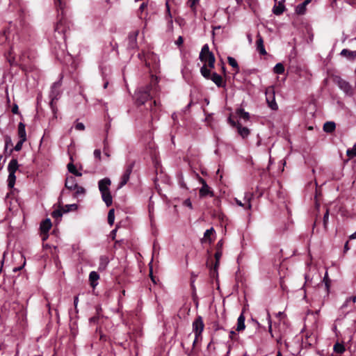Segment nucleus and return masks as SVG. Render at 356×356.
I'll return each instance as SVG.
<instances>
[{"mask_svg":"<svg viewBox=\"0 0 356 356\" xmlns=\"http://www.w3.org/2000/svg\"><path fill=\"white\" fill-rule=\"evenodd\" d=\"M67 0H54V4L58 11V21L55 26V31L63 35L65 40V33L70 28V22L66 18V8Z\"/></svg>","mask_w":356,"mask_h":356,"instance_id":"obj_1","label":"nucleus"},{"mask_svg":"<svg viewBox=\"0 0 356 356\" xmlns=\"http://www.w3.org/2000/svg\"><path fill=\"white\" fill-rule=\"evenodd\" d=\"M111 184V181L107 177L100 179L98 181V187L102 195V200L107 207H110L113 204V197L109 189Z\"/></svg>","mask_w":356,"mask_h":356,"instance_id":"obj_2","label":"nucleus"},{"mask_svg":"<svg viewBox=\"0 0 356 356\" xmlns=\"http://www.w3.org/2000/svg\"><path fill=\"white\" fill-rule=\"evenodd\" d=\"M192 326H193V331L195 333V339L193 341L192 349L191 350H187L185 351V353L188 356H192L195 354V349H194L196 343L197 342L199 338L201 337L202 332L204 330V324L203 319H202V316H197L196 318L193 322Z\"/></svg>","mask_w":356,"mask_h":356,"instance_id":"obj_3","label":"nucleus"},{"mask_svg":"<svg viewBox=\"0 0 356 356\" xmlns=\"http://www.w3.org/2000/svg\"><path fill=\"white\" fill-rule=\"evenodd\" d=\"M157 90L156 86L147 85L138 89L136 93V102L139 104H144L149 99L152 98V94Z\"/></svg>","mask_w":356,"mask_h":356,"instance_id":"obj_4","label":"nucleus"},{"mask_svg":"<svg viewBox=\"0 0 356 356\" xmlns=\"http://www.w3.org/2000/svg\"><path fill=\"white\" fill-rule=\"evenodd\" d=\"M200 73L205 79H211L218 88L226 86V82L223 81L222 77L216 72L211 74L210 69H208L206 65L200 68Z\"/></svg>","mask_w":356,"mask_h":356,"instance_id":"obj_5","label":"nucleus"},{"mask_svg":"<svg viewBox=\"0 0 356 356\" xmlns=\"http://www.w3.org/2000/svg\"><path fill=\"white\" fill-rule=\"evenodd\" d=\"M19 165L16 159H13L8 163V171L9 172L8 177V186L13 188L16 181L15 172L18 170Z\"/></svg>","mask_w":356,"mask_h":356,"instance_id":"obj_6","label":"nucleus"},{"mask_svg":"<svg viewBox=\"0 0 356 356\" xmlns=\"http://www.w3.org/2000/svg\"><path fill=\"white\" fill-rule=\"evenodd\" d=\"M266 99L268 106L272 110L277 111L278 109V106L275 102V90L273 86L266 88Z\"/></svg>","mask_w":356,"mask_h":356,"instance_id":"obj_7","label":"nucleus"},{"mask_svg":"<svg viewBox=\"0 0 356 356\" xmlns=\"http://www.w3.org/2000/svg\"><path fill=\"white\" fill-rule=\"evenodd\" d=\"M60 86H61V81H58L54 82L51 88V92H50V95H49V97L51 98L50 106L54 112V101L55 99H58V96L60 95L59 90H60Z\"/></svg>","mask_w":356,"mask_h":356,"instance_id":"obj_8","label":"nucleus"},{"mask_svg":"<svg viewBox=\"0 0 356 356\" xmlns=\"http://www.w3.org/2000/svg\"><path fill=\"white\" fill-rule=\"evenodd\" d=\"M198 176V180L202 184V187L200 188L199 195L200 197H204L206 196L213 197L214 193L211 188L208 186L206 181L201 177Z\"/></svg>","mask_w":356,"mask_h":356,"instance_id":"obj_9","label":"nucleus"},{"mask_svg":"<svg viewBox=\"0 0 356 356\" xmlns=\"http://www.w3.org/2000/svg\"><path fill=\"white\" fill-rule=\"evenodd\" d=\"M252 197L253 193H245L243 197L244 202L237 198H235L234 201L239 207H243L245 209H250L252 208L251 200Z\"/></svg>","mask_w":356,"mask_h":356,"instance_id":"obj_10","label":"nucleus"},{"mask_svg":"<svg viewBox=\"0 0 356 356\" xmlns=\"http://www.w3.org/2000/svg\"><path fill=\"white\" fill-rule=\"evenodd\" d=\"M337 83L339 88L342 90L346 95H353V88L349 82L341 77L337 78Z\"/></svg>","mask_w":356,"mask_h":356,"instance_id":"obj_11","label":"nucleus"},{"mask_svg":"<svg viewBox=\"0 0 356 356\" xmlns=\"http://www.w3.org/2000/svg\"><path fill=\"white\" fill-rule=\"evenodd\" d=\"M139 31L136 30L134 31H132L129 33L128 38H127V48L130 49H134L138 47L137 44V37L138 35Z\"/></svg>","mask_w":356,"mask_h":356,"instance_id":"obj_12","label":"nucleus"},{"mask_svg":"<svg viewBox=\"0 0 356 356\" xmlns=\"http://www.w3.org/2000/svg\"><path fill=\"white\" fill-rule=\"evenodd\" d=\"M256 47L257 51H259L261 55L264 56L267 54L264 45V40L259 33L257 35Z\"/></svg>","mask_w":356,"mask_h":356,"instance_id":"obj_13","label":"nucleus"},{"mask_svg":"<svg viewBox=\"0 0 356 356\" xmlns=\"http://www.w3.org/2000/svg\"><path fill=\"white\" fill-rule=\"evenodd\" d=\"M284 2L285 0H280L278 1L277 4H275L273 8V14L275 15H280L284 12L286 9Z\"/></svg>","mask_w":356,"mask_h":356,"instance_id":"obj_14","label":"nucleus"},{"mask_svg":"<svg viewBox=\"0 0 356 356\" xmlns=\"http://www.w3.org/2000/svg\"><path fill=\"white\" fill-rule=\"evenodd\" d=\"M222 250H217V251H216V252L215 254L216 263H215L213 269L211 270V275L213 276V277H214L215 275H218L217 270H218V266H219V261H220V259L222 257Z\"/></svg>","mask_w":356,"mask_h":356,"instance_id":"obj_15","label":"nucleus"},{"mask_svg":"<svg viewBox=\"0 0 356 356\" xmlns=\"http://www.w3.org/2000/svg\"><path fill=\"white\" fill-rule=\"evenodd\" d=\"M77 185L78 184L76 183V179L74 177H72V176L67 177V178L65 179V186L66 188H67L68 190L72 191L76 188Z\"/></svg>","mask_w":356,"mask_h":356,"instance_id":"obj_16","label":"nucleus"},{"mask_svg":"<svg viewBox=\"0 0 356 356\" xmlns=\"http://www.w3.org/2000/svg\"><path fill=\"white\" fill-rule=\"evenodd\" d=\"M245 316L243 313H241L240 316H238L237 319V325H236V331L241 332L245 330Z\"/></svg>","mask_w":356,"mask_h":356,"instance_id":"obj_17","label":"nucleus"},{"mask_svg":"<svg viewBox=\"0 0 356 356\" xmlns=\"http://www.w3.org/2000/svg\"><path fill=\"white\" fill-rule=\"evenodd\" d=\"M51 220L49 218H47L40 224V230L43 234H47L51 229Z\"/></svg>","mask_w":356,"mask_h":356,"instance_id":"obj_18","label":"nucleus"},{"mask_svg":"<svg viewBox=\"0 0 356 356\" xmlns=\"http://www.w3.org/2000/svg\"><path fill=\"white\" fill-rule=\"evenodd\" d=\"M99 279V274L95 271H92L89 274V281L90 282V286L92 288H95L98 284V280Z\"/></svg>","mask_w":356,"mask_h":356,"instance_id":"obj_19","label":"nucleus"},{"mask_svg":"<svg viewBox=\"0 0 356 356\" xmlns=\"http://www.w3.org/2000/svg\"><path fill=\"white\" fill-rule=\"evenodd\" d=\"M236 128H237L238 134L243 138H247L248 136V135L250 134V130L247 127H242V125L239 122L237 123Z\"/></svg>","mask_w":356,"mask_h":356,"instance_id":"obj_20","label":"nucleus"},{"mask_svg":"<svg viewBox=\"0 0 356 356\" xmlns=\"http://www.w3.org/2000/svg\"><path fill=\"white\" fill-rule=\"evenodd\" d=\"M17 134L19 139L26 140L25 124L22 122H20L18 124Z\"/></svg>","mask_w":356,"mask_h":356,"instance_id":"obj_21","label":"nucleus"},{"mask_svg":"<svg viewBox=\"0 0 356 356\" xmlns=\"http://www.w3.org/2000/svg\"><path fill=\"white\" fill-rule=\"evenodd\" d=\"M108 262H109V260L107 257H106V256L100 257L99 264V266H98V270L104 271L106 268V267L108 264Z\"/></svg>","mask_w":356,"mask_h":356,"instance_id":"obj_22","label":"nucleus"},{"mask_svg":"<svg viewBox=\"0 0 356 356\" xmlns=\"http://www.w3.org/2000/svg\"><path fill=\"white\" fill-rule=\"evenodd\" d=\"M209 54H213V52L209 51V47L207 44H205L200 53L199 58L200 60H204L205 59V56H207L209 55Z\"/></svg>","mask_w":356,"mask_h":356,"instance_id":"obj_23","label":"nucleus"},{"mask_svg":"<svg viewBox=\"0 0 356 356\" xmlns=\"http://www.w3.org/2000/svg\"><path fill=\"white\" fill-rule=\"evenodd\" d=\"M205 59L204 60H201L202 62L208 63V66L210 69H213L215 67V61L216 58L213 54H209V56H205Z\"/></svg>","mask_w":356,"mask_h":356,"instance_id":"obj_24","label":"nucleus"},{"mask_svg":"<svg viewBox=\"0 0 356 356\" xmlns=\"http://www.w3.org/2000/svg\"><path fill=\"white\" fill-rule=\"evenodd\" d=\"M340 54L342 56L346 57L347 58L350 60H353L356 57V51H353L350 50H348L347 49H343L341 51Z\"/></svg>","mask_w":356,"mask_h":356,"instance_id":"obj_25","label":"nucleus"},{"mask_svg":"<svg viewBox=\"0 0 356 356\" xmlns=\"http://www.w3.org/2000/svg\"><path fill=\"white\" fill-rule=\"evenodd\" d=\"M336 124L334 122H326L323 124V131L326 133H332L335 130Z\"/></svg>","mask_w":356,"mask_h":356,"instance_id":"obj_26","label":"nucleus"},{"mask_svg":"<svg viewBox=\"0 0 356 356\" xmlns=\"http://www.w3.org/2000/svg\"><path fill=\"white\" fill-rule=\"evenodd\" d=\"M67 167V170H68V171H69L70 173L73 174L74 175H75V176H76V177H81V176H82V174H81V172H79L76 170V168L75 165L73 164V163H68Z\"/></svg>","mask_w":356,"mask_h":356,"instance_id":"obj_27","label":"nucleus"},{"mask_svg":"<svg viewBox=\"0 0 356 356\" xmlns=\"http://www.w3.org/2000/svg\"><path fill=\"white\" fill-rule=\"evenodd\" d=\"M333 350H334V351L336 353L342 354V353H343L345 352L346 348H345V346H343V343H340L339 342H337L334 345Z\"/></svg>","mask_w":356,"mask_h":356,"instance_id":"obj_28","label":"nucleus"},{"mask_svg":"<svg viewBox=\"0 0 356 356\" xmlns=\"http://www.w3.org/2000/svg\"><path fill=\"white\" fill-rule=\"evenodd\" d=\"M236 114L239 116V118H243L245 120H248L250 118L249 113L245 111V110L243 108L237 109Z\"/></svg>","mask_w":356,"mask_h":356,"instance_id":"obj_29","label":"nucleus"},{"mask_svg":"<svg viewBox=\"0 0 356 356\" xmlns=\"http://www.w3.org/2000/svg\"><path fill=\"white\" fill-rule=\"evenodd\" d=\"M273 72H274V73L277 74H283L284 72V65L281 63H277L273 68Z\"/></svg>","mask_w":356,"mask_h":356,"instance_id":"obj_30","label":"nucleus"},{"mask_svg":"<svg viewBox=\"0 0 356 356\" xmlns=\"http://www.w3.org/2000/svg\"><path fill=\"white\" fill-rule=\"evenodd\" d=\"M355 301H356V296H353L351 297L346 298L344 303L341 305V309H344L345 308H346L348 306L349 303H350V302L355 303Z\"/></svg>","mask_w":356,"mask_h":356,"instance_id":"obj_31","label":"nucleus"},{"mask_svg":"<svg viewBox=\"0 0 356 356\" xmlns=\"http://www.w3.org/2000/svg\"><path fill=\"white\" fill-rule=\"evenodd\" d=\"M227 60H228L229 64L233 68L236 69V72H238L239 71V67H238V65L237 61L236 60V59L234 58L233 57L229 56L227 58Z\"/></svg>","mask_w":356,"mask_h":356,"instance_id":"obj_32","label":"nucleus"},{"mask_svg":"<svg viewBox=\"0 0 356 356\" xmlns=\"http://www.w3.org/2000/svg\"><path fill=\"white\" fill-rule=\"evenodd\" d=\"M115 220V211L114 209L109 210L108 213V223L111 226L113 225Z\"/></svg>","mask_w":356,"mask_h":356,"instance_id":"obj_33","label":"nucleus"},{"mask_svg":"<svg viewBox=\"0 0 356 356\" xmlns=\"http://www.w3.org/2000/svg\"><path fill=\"white\" fill-rule=\"evenodd\" d=\"M323 281L325 283V286L327 293H329V290H330V287L331 280L328 277V273H327V271L325 273V275H324Z\"/></svg>","mask_w":356,"mask_h":356,"instance_id":"obj_34","label":"nucleus"},{"mask_svg":"<svg viewBox=\"0 0 356 356\" xmlns=\"http://www.w3.org/2000/svg\"><path fill=\"white\" fill-rule=\"evenodd\" d=\"M63 209L64 213H67L71 211H76L78 209V206L76 204H66Z\"/></svg>","mask_w":356,"mask_h":356,"instance_id":"obj_35","label":"nucleus"},{"mask_svg":"<svg viewBox=\"0 0 356 356\" xmlns=\"http://www.w3.org/2000/svg\"><path fill=\"white\" fill-rule=\"evenodd\" d=\"M129 177H130V175L126 174V173H123L122 177H121V180H120V182L119 184V188H122V186H124V185L127 184V183L128 182L129 179Z\"/></svg>","mask_w":356,"mask_h":356,"instance_id":"obj_36","label":"nucleus"},{"mask_svg":"<svg viewBox=\"0 0 356 356\" xmlns=\"http://www.w3.org/2000/svg\"><path fill=\"white\" fill-rule=\"evenodd\" d=\"M129 177H130V175L126 174V173H123L122 177H121V180H120V182L119 184V188H122V186H124V185L127 184V183L128 182L129 179Z\"/></svg>","mask_w":356,"mask_h":356,"instance_id":"obj_37","label":"nucleus"},{"mask_svg":"<svg viewBox=\"0 0 356 356\" xmlns=\"http://www.w3.org/2000/svg\"><path fill=\"white\" fill-rule=\"evenodd\" d=\"M306 12V6L303 3H300L296 7V13L298 15H304Z\"/></svg>","mask_w":356,"mask_h":356,"instance_id":"obj_38","label":"nucleus"},{"mask_svg":"<svg viewBox=\"0 0 356 356\" xmlns=\"http://www.w3.org/2000/svg\"><path fill=\"white\" fill-rule=\"evenodd\" d=\"M63 213V209L60 208L54 211L51 213V216L54 218L58 219L62 217Z\"/></svg>","mask_w":356,"mask_h":356,"instance_id":"obj_39","label":"nucleus"},{"mask_svg":"<svg viewBox=\"0 0 356 356\" xmlns=\"http://www.w3.org/2000/svg\"><path fill=\"white\" fill-rule=\"evenodd\" d=\"M135 165V161H132L126 165L124 173L130 175L132 172L133 168Z\"/></svg>","mask_w":356,"mask_h":356,"instance_id":"obj_40","label":"nucleus"},{"mask_svg":"<svg viewBox=\"0 0 356 356\" xmlns=\"http://www.w3.org/2000/svg\"><path fill=\"white\" fill-rule=\"evenodd\" d=\"M346 154L350 158H353L356 156V144L354 145L352 149H348L346 151Z\"/></svg>","mask_w":356,"mask_h":356,"instance_id":"obj_41","label":"nucleus"},{"mask_svg":"<svg viewBox=\"0 0 356 356\" xmlns=\"http://www.w3.org/2000/svg\"><path fill=\"white\" fill-rule=\"evenodd\" d=\"M159 103L154 100L152 104L150 105V111L152 113V118L154 117L155 113L156 112V107L158 106Z\"/></svg>","mask_w":356,"mask_h":356,"instance_id":"obj_42","label":"nucleus"},{"mask_svg":"<svg viewBox=\"0 0 356 356\" xmlns=\"http://www.w3.org/2000/svg\"><path fill=\"white\" fill-rule=\"evenodd\" d=\"M328 219H329V209H327L325 211V213L323 215V227L325 229H327Z\"/></svg>","mask_w":356,"mask_h":356,"instance_id":"obj_43","label":"nucleus"},{"mask_svg":"<svg viewBox=\"0 0 356 356\" xmlns=\"http://www.w3.org/2000/svg\"><path fill=\"white\" fill-rule=\"evenodd\" d=\"M74 190L76 191L75 196H78L79 195H81V194H85V193H86V189L83 187L80 186L79 185H77V186L76 187V188Z\"/></svg>","mask_w":356,"mask_h":356,"instance_id":"obj_44","label":"nucleus"},{"mask_svg":"<svg viewBox=\"0 0 356 356\" xmlns=\"http://www.w3.org/2000/svg\"><path fill=\"white\" fill-rule=\"evenodd\" d=\"M26 140H24V139H19V140L17 142V143L15 145V147H14V149L17 152H19L22 149V145H23V143L26 141Z\"/></svg>","mask_w":356,"mask_h":356,"instance_id":"obj_45","label":"nucleus"},{"mask_svg":"<svg viewBox=\"0 0 356 356\" xmlns=\"http://www.w3.org/2000/svg\"><path fill=\"white\" fill-rule=\"evenodd\" d=\"M267 320L268 323V332L270 333L271 337H273V334L272 333V322L270 314L267 313Z\"/></svg>","mask_w":356,"mask_h":356,"instance_id":"obj_46","label":"nucleus"},{"mask_svg":"<svg viewBox=\"0 0 356 356\" xmlns=\"http://www.w3.org/2000/svg\"><path fill=\"white\" fill-rule=\"evenodd\" d=\"M11 145H12V140H11L10 136H5V150L6 151L8 149V147Z\"/></svg>","mask_w":356,"mask_h":356,"instance_id":"obj_47","label":"nucleus"},{"mask_svg":"<svg viewBox=\"0 0 356 356\" xmlns=\"http://www.w3.org/2000/svg\"><path fill=\"white\" fill-rule=\"evenodd\" d=\"M107 145H108V143H107V140L106 139H104V154L106 156H107L108 158L110 157V154H109V151H108V149L107 147Z\"/></svg>","mask_w":356,"mask_h":356,"instance_id":"obj_48","label":"nucleus"},{"mask_svg":"<svg viewBox=\"0 0 356 356\" xmlns=\"http://www.w3.org/2000/svg\"><path fill=\"white\" fill-rule=\"evenodd\" d=\"M13 54V48L10 47V50L9 51V57H8V61L10 63V65L15 64V58L11 57V55Z\"/></svg>","mask_w":356,"mask_h":356,"instance_id":"obj_49","label":"nucleus"},{"mask_svg":"<svg viewBox=\"0 0 356 356\" xmlns=\"http://www.w3.org/2000/svg\"><path fill=\"white\" fill-rule=\"evenodd\" d=\"M214 232V229L213 227H211L209 229H207L204 234V236L206 238H208L211 234H212Z\"/></svg>","mask_w":356,"mask_h":356,"instance_id":"obj_50","label":"nucleus"},{"mask_svg":"<svg viewBox=\"0 0 356 356\" xmlns=\"http://www.w3.org/2000/svg\"><path fill=\"white\" fill-rule=\"evenodd\" d=\"M74 127L78 131H83L85 129V125L82 122H77Z\"/></svg>","mask_w":356,"mask_h":356,"instance_id":"obj_51","label":"nucleus"},{"mask_svg":"<svg viewBox=\"0 0 356 356\" xmlns=\"http://www.w3.org/2000/svg\"><path fill=\"white\" fill-rule=\"evenodd\" d=\"M94 156L95 159H97L98 160H101V151L100 149H95L94 151Z\"/></svg>","mask_w":356,"mask_h":356,"instance_id":"obj_52","label":"nucleus"},{"mask_svg":"<svg viewBox=\"0 0 356 356\" xmlns=\"http://www.w3.org/2000/svg\"><path fill=\"white\" fill-rule=\"evenodd\" d=\"M184 205L186 206V207H189L191 209H193L192 202H191L190 199L185 200L184 202Z\"/></svg>","mask_w":356,"mask_h":356,"instance_id":"obj_53","label":"nucleus"},{"mask_svg":"<svg viewBox=\"0 0 356 356\" xmlns=\"http://www.w3.org/2000/svg\"><path fill=\"white\" fill-rule=\"evenodd\" d=\"M12 112L14 113V114H18L19 113V108H18V106L17 104H14L12 107Z\"/></svg>","mask_w":356,"mask_h":356,"instance_id":"obj_54","label":"nucleus"},{"mask_svg":"<svg viewBox=\"0 0 356 356\" xmlns=\"http://www.w3.org/2000/svg\"><path fill=\"white\" fill-rule=\"evenodd\" d=\"M196 0H188V6L191 8H193V7L195 6V3H196Z\"/></svg>","mask_w":356,"mask_h":356,"instance_id":"obj_55","label":"nucleus"},{"mask_svg":"<svg viewBox=\"0 0 356 356\" xmlns=\"http://www.w3.org/2000/svg\"><path fill=\"white\" fill-rule=\"evenodd\" d=\"M25 264H26V260L24 259L22 266L14 268L13 271V272H17V271L22 270V268L24 266Z\"/></svg>","mask_w":356,"mask_h":356,"instance_id":"obj_56","label":"nucleus"},{"mask_svg":"<svg viewBox=\"0 0 356 356\" xmlns=\"http://www.w3.org/2000/svg\"><path fill=\"white\" fill-rule=\"evenodd\" d=\"M183 42H184V39H183V38L181 36H179L177 38V41L175 42L176 44L178 45V46L182 44Z\"/></svg>","mask_w":356,"mask_h":356,"instance_id":"obj_57","label":"nucleus"},{"mask_svg":"<svg viewBox=\"0 0 356 356\" xmlns=\"http://www.w3.org/2000/svg\"><path fill=\"white\" fill-rule=\"evenodd\" d=\"M98 320H99V316H92V317H91V318L89 319L90 323H97Z\"/></svg>","mask_w":356,"mask_h":356,"instance_id":"obj_58","label":"nucleus"},{"mask_svg":"<svg viewBox=\"0 0 356 356\" xmlns=\"http://www.w3.org/2000/svg\"><path fill=\"white\" fill-rule=\"evenodd\" d=\"M116 232H117V228L113 229L111 232V234H110V236L111 237V238L113 240H114L115 238V236H116Z\"/></svg>","mask_w":356,"mask_h":356,"instance_id":"obj_59","label":"nucleus"},{"mask_svg":"<svg viewBox=\"0 0 356 356\" xmlns=\"http://www.w3.org/2000/svg\"><path fill=\"white\" fill-rule=\"evenodd\" d=\"M213 329L215 331H218L219 330L223 329L218 323H215L213 325Z\"/></svg>","mask_w":356,"mask_h":356,"instance_id":"obj_60","label":"nucleus"},{"mask_svg":"<svg viewBox=\"0 0 356 356\" xmlns=\"http://www.w3.org/2000/svg\"><path fill=\"white\" fill-rule=\"evenodd\" d=\"M228 121L232 126L237 127V123H236V122L233 120L230 117L228 118Z\"/></svg>","mask_w":356,"mask_h":356,"instance_id":"obj_61","label":"nucleus"},{"mask_svg":"<svg viewBox=\"0 0 356 356\" xmlns=\"http://www.w3.org/2000/svg\"><path fill=\"white\" fill-rule=\"evenodd\" d=\"M222 244H223L222 240H220L216 245L217 250H221V248L222 247Z\"/></svg>","mask_w":356,"mask_h":356,"instance_id":"obj_62","label":"nucleus"},{"mask_svg":"<svg viewBox=\"0 0 356 356\" xmlns=\"http://www.w3.org/2000/svg\"><path fill=\"white\" fill-rule=\"evenodd\" d=\"M147 7V3H143L140 7H139V10H140L141 12H143L144 10V9Z\"/></svg>","mask_w":356,"mask_h":356,"instance_id":"obj_63","label":"nucleus"},{"mask_svg":"<svg viewBox=\"0 0 356 356\" xmlns=\"http://www.w3.org/2000/svg\"><path fill=\"white\" fill-rule=\"evenodd\" d=\"M229 334V338L231 339H234V337L236 335V332L233 330H230Z\"/></svg>","mask_w":356,"mask_h":356,"instance_id":"obj_64","label":"nucleus"}]
</instances>
